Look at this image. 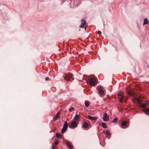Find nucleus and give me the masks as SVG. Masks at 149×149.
I'll list each match as a JSON object with an SVG mask.
<instances>
[{
	"label": "nucleus",
	"instance_id": "obj_30",
	"mask_svg": "<svg viewBox=\"0 0 149 149\" xmlns=\"http://www.w3.org/2000/svg\"><path fill=\"white\" fill-rule=\"evenodd\" d=\"M55 146H54V144H53V146L52 147V149H54V148L55 147Z\"/></svg>",
	"mask_w": 149,
	"mask_h": 149
},
{
	"label": "nucleus",
	"instance_id": "obj_10",
	"mask_svg": "<svg viewBox=\"0 0 149 149\" xmlns=\"http://www.w3.org/2000/svg\"><path fill=\"white\" fill-rule=\"evenodd\" d=\"M98 89L99 91V93L101 95H102L104 93V91L102 89V88L101 86H99L98 87Z\"/></svg>",
	"mask_w": 149,
	"mask_h": 149
},
{
	"label": "nucleus",
	"instance_id": "obj_29",
	"mask_svg": "<svg viewBox=\"0 0 149 149\" xmlns=\"http://www.w3.org/2000/svg\"><path fill=\"white\" fill-rule=\"evenodd\" d=\"M101 31H98V34H99V35H100L101 34Z\"/></svg>",
	"mask_w": 149,
	"mask_h": 149
},
{
	"label": "nucleus",
	"instance_id": "obj_5",
	"mask_svg": "<svg viewBox=\"0 0 149 149\" xmlns=\"http://www.w3.org/2000/svg\"><path fill=\"white\" fill-rule=\"evenodd\" d=\"M135 100L137 102H138L139 104H141L140 105V107H141L145 108L148 105L147 103L141 104V101L138 98L135 99Z\"/></svg>",
	"mask_w": 149,
	"mask_h": 149
},
{
	"label": "nucleus",
	"instance_id": "obj_14",
	"mask_svg": "<svg viewBox=\"0 0 149 149\" xmlns=\"http://www.w3.org/2000/svg\"><path fill=\"white\" fill-rule=\"evenodd\" d=\"M71 4V5L72 6V5H74L72 7H74L75 6H78L77 5V1H72Z\"/></svg>",
	"mask_w": 149,
	"mask_h": 149
},
{
	"label": "nucleus",
	"instance_id": "obj_8",
	"mask_svg": "<svg viewBox=\"0 0 149 149\" xmlns=\"http://www.w3.org/2000/svg\"><path fill=\"white\" fill-rule=\"evenodd\" d=\"M77 76H78V77L76 78V79L80 81H82L83 79V76L79 74H77Z\"/></svg>",
	"mask_w": 149,
	"mask_h": 149
},
{
	"label": "nucleus",
	"instance_id": "obj_15",
	"mask_svg": "<svg viewBox=\"0 0 149 149\" xmlns=\"http://www.w3.org/2000/svg\"><path fill=\"white\" fill-rule=\"evenodd\" d=\"M89 125L86 122H85L83 123V127L85 128H87L88 127Z\"/></svg>",
	"mask_w": 149,
	"mask_h": 149
},
{
	"label": "nucleus",
	"instance_id": "obj_24",
	"mask_svg": "<svg viewBox=\"0 0 149 149\" xmlns=\"http://www.w3.org/2000/svg\"><path fill=\"white\" fill-rule=\"evenodd\" d=\"M56 136L58 138H59L60 137H62V135L61 134H59L58 133L56 134Z\"/></svg>",
	"mask_w": 149,
	"mask_h": 149
},
{
	"label": "nucleus",
	"instance_id": "obj_23",
	"mask_svg": "<svg viewBox=\"0 0 149 149\" xmlns=\"http://www.w3.org/2000/svg\"><path fill=\"white\" fill-rule=\"evenodd\" d=\"M128 93L129 95L131 96H133L134 94V93L131 91H129Z\"/></svg>",
	"mask_w": 149,
	"mask_h": 149
},
{
	"label": "nucleus",
	"instance_id": "obj_13",
	"mask_svg": "<svg viewBox=\"0 0 149 149\" xmlns=\"http://www.w3.org/2000/svg\"><path fill=\"white\" fill-rule=\"evenodd\" d=\"M88 118L90 119V120H96L98 118V117L97 116H93V117H92L91 116H90V115H88Z\"/></svg>",
	"mask_w": 149,
	"mask_h": 149
},
{
	"label": "nucleus",
	"instance_id": "obj_19",
	"mask_svg": "<svg viewBox=\"0 0 149 149\" xmlns=\"http://www.w3.org/2000/svg\"><path fill=\"white\" fill-rule=\"evenodd\" d=\"M89 102L88 101H86L85 102V104L86 107H88L89 105Z\"/></svg>",
	"mask_w": 149,
	"mask_h": 149
},
{
	"label": "nucleus",
	"instance_id": "obj_4",
	"mask_svg": "<svg viewBox=\"0 0 149 149\" xmlns=\"http://www.w3.org/2000/svg\"><path fill=\"white\" fill-rule=\"evenodd\" d=\"M68 127V124L67 121H65L64 124L63 128H62L61 132L63 134L67 130Z\"/></svg>",
	"mask_w": 149,
	"mask_h": 149
},
{
	"label": "nucleus",
	"instance_id": "obj_31",
	"mask_svg": "<svg viewBox=\"0 0 149 149\" xmlns=\"http://www.w3.org/2000/svg\"><path fill=\"white\" fill-rule=\"evenodd\" d=\"M147 102H148V103H147V104H149V101H148Z\"/></svg>",
	"mask_w": 149,
	"mask_h": 149
},
{
	"label": "nucleus",
	"instance_id": "obj_22",
	"mask_svg": "<svg viewBox=\"0 0 149 149\" xmlns=\"http://www.w3.org/2000/svg\"><path fill=\"white\" fill-rule=\"evenodd\" d=\"M102 127L104 128H107V125L106 124L104 123H102Z\"/></svg>",
	"mask_w": 149,
	"mask_h": 149
},
{
	"label": "nucleus",
	"instance_id": "obj_17",
	"mask_svg": "<svg viewBox=\"0 0 149 149\" xmlns=\"http://www.w3.org/2000/svg\"><path fill=\"white\" fill-rule=\"evenodd\" d=\"M60 113L59 112H58L56 115L53 118V119L56 120L59 117V115Z\"/></svg>",
	"mask_w": 149,
	"mask_h": 149
},
{
	"label": "nucleus",
	"instance_id": "obj_27",
	"mask_svg": "<svg viewBox=\"0 0 149 149\" xmlns=\"http://www.w3.org/2000/svg\"><path fill=\"white\" fill-rule=\"evenodd\" d=\"M58 142H57V141H55V146H56L57 145V144H58Z\"/></svg>",
	"mask_w": 149,
	"mask_h": 149
},
{
	"label": "nucleus",
	"instance_id": "obj_1",
	"mask_svg": "<svg viewBox=\"0 0 149 149\" xmlns=\"http://www.w3.org/2000/svg\"><path fill=\"white\" fill-rule=\"evenodd\" d=\"M90 84L91 86H94L96 85L97 81L96 78L94 76H90L88 78Z\"/></svg>",
	"mask_w": 149,
	"mask_h": 149
},
{
	"label": "nucleus",
	"instance_id": "obj_9",
	"mask_svg": "<svg viewBox=\"0 0 149 149\" xmlns=\"http://www.w3.org/2000/svg\"><path fill=\"white\" fill-rule=\"evenodd\" d=\"M71 127L76 128L77 126V124L75 121H73L71 123Z\"/></svg>",
	"mask_w": 149,
	"mask_h": 149
},
{
	"label": "nucleus",
	"instance_id": "obj_18",
	"mask_svg": "<svg viewBox=\"0 0 149 149\" xmlns=\"http://www.w3.org/2000/svg\"><path fill=\"white\" fill-rule=\"evenodd\" d=\"M149 23V21L147 18H145L143 20V25L148 24Z\"/></svg>",
	"mask_w": 149,
	"mask_h": 149
},
{
	"label": "nucleus",
	"instance_id": "obj_6",
	"mask_svg": "<svg viewBox=\"0 0 149 149\" xmlns=\"http://www.w3.org/2000/svg\"><path fill=\"white\" fill-rule=\"evenodd\" d=\"M102 119L104 121H109V117L106 113H104Z\"/></svg>",
	"mask_w": 149,
	"mask_h": 149
},
{
	"label": "nucleus",
	"instance_id": "obj_3",
	"mask_svg": "<svg viewBox=\"0 0 149 149\" xmlns=\"http://www.w3.org/2000/svg\"><path fill=\"white\" fill-rule=\"evenodd\" d=\"M65 79L67 81H71V80H73L74 79V78L73 77V75L70 74H65Z\"/></svg>",
	"mask_w": 149,
	"mask_h": 149
},
{
	"label": "nucleus",
	"instance_id": "obj_12",
	"mask_svg": "<svg viewBox=\"0 0 149 149\" xmlns=\"http://www.w3.org/2000/svg\"><path fill=\"white\" fill-rule=\"evenodd\" d=\"M143 111L145 113L149 116V108H146L143 110Z\"/></svg>",
	"mask_w": 149,
	"mask_h": 149
},
{
	"label": "nucleus",
	"instance_id": "obj_21",
	"mask_svg": "<svg viewBox=\"0 0 149 149\" xmlns=\"http://www.w3.org/2000/svg\"><path fill=\"white\" fill-rule=\"evenodd\" d=\"M118 118L117 117H115L113 120L112 123H115L118 121Z\"/></svg>",
	"mask_w": 149,
	"mask_h": 149
},
{
	"label": "nucleus",
	"instance_id": "obj_20",
	"mask_svg": "<svg viewBox=\"0 0 149 149\" xmlns=\"http://www.w3.org/2000/svg\"><path fill=\"white\" fill-rule=\"evenodd\" d=\"M127 123L126 121H123L121 123V126H125L127 124Z\"/></svg>",
	"mask_w": 149,
	"mask_h": 149
},
{
	"label": "nucleus",
	"instance_id": "obj_28",
	"mask_svg": "<svg viewBox=\"0 0 149 149\" xmlns=\"http://www.w3.org/2000/svg\"><path fill=\"white\" fill-rule=\"evenodd\" d=\"M45 80L46 81L48 80H49V78L48 77H46V78L45 79Z\"/></svg>",
	"mask_w": 149,
	"mask_h": 149
},
{
	"label": "nucleus",
	"instance_id": "obj_16",
	"mask_svg": "<svg viewBox=\"0 0 149 149\" xmlns=\"http://www.w3.org/2000/svg\"><path fill=\"white\" fill-rule=\"evenodd\" d=\"M79 115L78 114H76L74 118V120L77 121H78L79 119Z\"/></svg>",
	"mask_w": 149,
	"mask_h": 149
},
{
	"label": "nucleus",
	"instance_id": "obj_11",
	"mask_svg": "<svg viewBox=\"0 0 149 149\" xmlns=\"http://www.w3.org/2000/svg\"><path fill=\"white\" fill-rule=\"evenodd\" d=\"M67 144L68 146V147L70 149H72L73 147V145L72 143L70 141H66Z\"/></svg>",
	"mask_w": 149,
	"mask_h": 149
},
{
	"label": "nucleus",
	"instance_id": "obj_2",
	"mask_svg": "<svg viewBox=\"0 0 149 149\" xmlns=\"http://www.w3.org/2000/svg\"><path fill=\"white\" fill-rule=\"evenodd\" d=\"M118 98L120 102H125L126 100L124 99L125 96L123 93L121 91L118 92Z\"/></svg>",
	"mask_w": 149,
	"mask_h": 149
},
{
	"label": "nucleus",
	"instance_id": "obj_25",
	"mask_svg": "<svg viewBox=\"0 0 149 149\" xmlns=\"http://www.w3.org/2000/svg\"><path fill=\"white\" fill-rule=\"evenodd\" d=\"M105 133L107 135H109L110 133L109 131L108 130H106Z\"/></svg>",
	"mask_w": 149,
	"mask_h": 149
},
{
	"label": "nucleus",
	"instance_id": "obj_26",
	"mask_svg": "<svg viewBox=\"0 0 149 149\" xmlns=\"http://www.w3.org/2000/svg\"><path fill=\"white\" fill-rule=\"evenodd\" d=\"M74 110V109L73 107H71L69 109V111L70 112L73 111Z\"/></svg>",
	"mask_w": 149,
	"mask_h": 149
},
{
	"label": "nucleus",
	"instance_id": "obj_7",
	"mask_svg": "<svg viewBox=\"0 0 149 149\" xmlns=\"http://www.w3.org/2000/svg\"><path fill=\"white\" fill-rule=\"evenodd\" d=\"M86 25V21L85 19H82L81 20V25H80V27L81 28H84Z\"/></svg>",
	"mask_w": 149,
	"mask_h": 149
}]
</instances>
